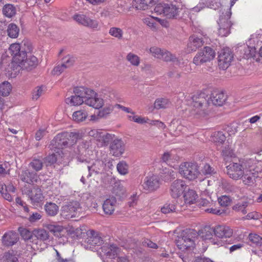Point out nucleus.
Wrapping results in <instances>:
<instances>
[{"label":"nucleus","mask_w":262,"mask_h":262,"mask_svg":"<svg viewBox=\"0 0 262 262\" xmlns=\"http://www.w3.org/2000/svg\"><path fill=\"white\" fill-rule=\"evenodd\" d=\"M187 187L185 182L181 179H177L172 182L170 186V193L173 198H178L181 195Z\"/></svg>","instance_id":"2eb2a0df"},{"label":"nucleus","mask_w":262,"mask_h":262,"mask_svg":"<svg viewBox=\"0 0 262 262\" xmlns=\"http://www.w3.org/2000/svg\"><path fill=\"white\" fill-rule=\"evenodd\" d=\"M255 160L252 159H249L243 161L241 164L243 168H244L245 173L248 172H253V171L255 170L254 164L255 163Z\"/></svg>","instance_id":"e433bc0d"},{"label":"nucleus","mask_w":262,"mask_h":262,"mask_svg":"<svg viewBox=\"0 0 262 262\" xmlns=\"http://www.w3.org/2000/svg\"><path fill=\"white\" fill-rule=\"evenodd\" d=\"M90 136L93 137L101 146H106L114 138V135L102 129H93L89 132Z\"/></svg>","instance_id":"6e6552de"},{"label":"nucleus","mask_w":262,"mask_h":262,"mask_svg":"<svg viewBox=\"0 0 262 262\" xmlns=\"http://www.w3.org/2000/svg\"><path fill=\"white\" fill-rule=\"evenodd\" d=\"M190 114L196 118H204L208 116L211 110V105L208 95L201 93L193 95L191 97Z\"/></svg>","instance_id":"f257e3e1"},{"label":"nucleus","mask_w":262,"mask_h":262,"mask_svg":"<svg viewBox=\"0 0 262 262\" xmlns=\"http://www.w3.org/2000/svg\"><path fill=\"white\" fill-rule=\"evenodd\" d=\"M209 101L211 103V105L222 106L225 102L227 99V96L224 93L220 90H213L210 96H208Z\"/></svg>","instance_id":"f3484780"},{"label":"nucleus","mask_w":262,"mask_h":262,"mask_svg":"<svg viewBox=\"0 0 262 262\" xmlns=\"http://www.w3.org/2000/svg\"><path fill=\"white\" fill-rule=\"evenodd\" d=\"M33 235L37 239L41 241H46L49 239L48 232L43 229H35L33 231Z\"/></svg>","instance_id":"c9c22d12"},{"label":"nucleus","mask_w":262,"mask_h":262,"mask_svg":"<svg viewBox=\"0 0 262 262\" xmlns=\"http://www.w3.org/2000/svg\"><path fill=\"white\" fill-rule=\"evenodd\" d=\"M79 209L80 206L78 202H70L62 207L60 214L63 218L69 220L76 217Z\"/></svg>","instance_id":"9d476101"},{"label":"nucleus","mask_w":262,"mask_h":262,"mask_svg":"<svg viewBox=\"0 0 262 262\" xmlns=\"http://www.w3.org/2000/svg\"><path fill=\"white\" fill-rule=\"evenodd\" d=\"M101 251L104 255L111 258H115L120 255L121 249L116 245H105L101 247Z\"/></svg>","instance_id":"5701e85b"},{"label":"nucleus","mask_w":262,"mask_h":262,"mask_svg":"<svg viewBox=\"0 0 262 262\" xmlns=\"http://www.w3.org/2000/svg\"><path fill=\"white\" fill-rule=\"evenodd\" d=\"M108 33L111 36L118 39H122L123 32L120 28L112 27L110 29Z\"/></svg>","instance_id":"603ef678"},{"label":"nucleus","mask_w":262,"mask_h":262,"mask_svg":"<svg viewBox=\"0 0 262 262\" xmlns=\"http://www.w3.org/2000/svg\"><path fill=\"white\" fill-rule=\"evenodd\" d=\"M150 5L147 0H134L133 6L138 10H145Z\"/></svg>","instance_id":"c03bdc74"},{"label":"nucleus","mask_w":262,"mask_h":262,"mask_svg":"<svg viewBox=\"0 0 262 262\" xmlns=\"http://www.w3.org/2000/svg\"><path fill=\"white\" fill-rule=\"evenodd\" d=\"M211 140L213 142L217 148L223 145L226 141V137L223 132L221 131L214 132L211 135ZM218 150L219 149L217 148Z\"/></svg>","instance_id":"c756f323"},{"label":"nucleus","mask_w":262,"mask_h":262,"mask_svg":"<svg viewBox=\"0 0 262 262\" xmlns=\"http://www.w3.org/2000/svg\"><path fill=\"white\" fill-rule=\"evenodd\" d=\"M231 15V12L229 9L225 13H223L220 17L218 31L219 35L222 37L227 36L230 33V28L233 24L230 20Z\"/></svg>","instance_id":"0eeeda50"},{"label":"nucleus","mask_w":262,"mask_h":262,"mask_svg":"<svg viewBox=\"0 0 262 262\" xmlns=\"http://www.w3.org/2000/svg\"><path fill=\"white\" fill-rule=\"evenodd\" d=\"M104 168V164L102 161L96 160L92 165L91 166H88V169L89 170V174L87 177L92 176L93 174H99L101 172Z\"/></svg>","instance_id":"bb28decb"},{"label":"nucleus","mask_w":262,"mask_h":262,"mask_svg":"<svg viewBox=\"0 0 262 262\" xmlns=\"http://www.w3.org/2000/svg\"><path fill=\"white\" fill-rule=\"evenodd\" d=\"M249 240L256 246H260L262 244V237L255 233H250L248 236Z\"/></svg>","instance_id":"6e6d98bb"},{"label":"nucleus","mask_w":262,"mask_h":262,"mask_svg":"<svg viewBox=\"0 0 262 262\" xmlns=\"http://www.w3.org/2000/svg\"><path fill=\"white\" fill-rule=\"evenodd\" d=\"M114 108V106L112 105L106 106L100 111L98 115L100 118L105 117L107 115L110 114L113 111Z\"/></svg>","instance_id":"338daca9"},{"label":"nucleus","mask_w":262,"mask_h":262,"mask_svg":"<svg viewBox=\"0 0 262 262\" xmlns=\"http://www.w3.org/2000/svg\"><path fill=\"white\" fill-rule=\"evenodd\" d=\"M221 156L223 160L227 162L229 161L231 158L235 157V154L230 146L225 144L222 150Z\"/></svg>","instance_id":"2f4dec72"},{"label":"nucleus","mask_w":262,"mask_h":262,"mask_svg":"<svg viewBox=\"0 0 262 262\" xmlns=\"http://www.w3.org/2000/svg\"><path fill=\"white\" fill-rule=\"evenodd\" d=\"M45 209L48 215L53 216L57 214L59 207L54 203L47 202L45 205Z\"/></svg>","instance_id":"f704fd0d"},{"label":"nucleus","mask_w":262,"mask_h":262,"mask_svg":"<svg viewBox=\"0 0 262 262\" xmlns=\"http://www.w3.org/2000/svg\"><path fill=\"white\" fill-rule=\"evenodd\" d=\"M3 14L8 17H11L15 14V8L11 4L6 5L3 9Z\"/></svg>","instance_id":"8fccbe9b"},{"label":"nucleus","mask_w":262,"mask_h":262,"mask_svg":"<svg viewBox=\"0 0 262 262\" xmlns=\"http://www.w3.org/2000/svg\"><path fill=\"white\" fill-rule=\"evenodd\" d=\"M256 54V49L254 47L247 46L244 50V57L245 58H253Z\"/></svg>","instance_id":"4d7b16f0"},{"label":"nucleus","mask_w":262,"mask_h":262,"mask_svg":"<svg viewBox=\"0 0 262 262\" xmlns=\"http://www.w3.org/2000/svg\"><path fill=\"white\" fill-rule=\"evenodd\" d=\"M48 229L56 236H59L58 234L63 230V227L62 226L53 224L49 225Z\"/></svg>","instance_id":"bf43d9fd"},{"label":"nucleus","mask_w":262,"mask_h":262,"mask_svg":"<svg viewBox=\"0 0 262 262\" xmlns=\"http://www.w3.org/2000/svg\"><path fill=\"white\" fill-rule=\"evenodd\" d=\"M169 104L170 102L168 99L165 98H159L155 100L154 108L157 110L165 108L168 107Z\"/></svg>","instance_id":"37998d69"},{"label":"nucleus","mask_w":262,"mask_h":262,"mask_svg":"<svg viewBox=\"0 0 262 262\" xmlns=\"http://www.w3.org/2000/svg\"><path fill=\"white\" fill-rule=\"evenodd\" d=\"M164 49H161L157 47H151L149 49L150 53L156 58L160 59Z\"/></svg>","instance_id":"0e129e2a"},{"label":"nucleus","mask_w":262,"mask_h":262,"mask_svg":"<svg viewBox=\"0 0 262 262\" xmlns=\"http://www.w3.org/2000/svg\"><path fill=\"white\" fill-rule=\"evenodd\" d=\"M17 258L13 254V252H8L4 253L1 258V262H17Z\"/></svg>","instance_id":"3c124183"},{"label":"nucleus","mask_w":262,"mask_h":262,"mask_svg":"<svg viewBox=\"0 0 262 262\" xmlns=\"http://www.w3.org/2000/svg\"><path fill=\"white\" fill-rule=\"evenodd\" d=\"M161 160L163 162H165L168 165L173 167L174 164L175 162L178 161L179 157L176 154H174V152L171 151L170 152H165L161 157Z\"/></svg>","instance_id":"c85d7f7f"},{"label":"nucleus","mask_w":262,"mask_h":262,"mask_svg":"<svg viewBox=\"0 0 262 262\" xmlns=\"http://www.w3.org/2000/svg\"><path fill=\"white\" fill-rule=\"evenodd\" d=\"M89 236L87 238V243L91 246H99L102 244V239L98 235L94 230H90L89 232Z\"/></svg>","instance_id":"cd10ccee"},{"label":"nucleus","mask_w":262,"mask_h":262,"mask_svg":"<svg viewBox=\"0 0 262 262\" xmlns=\"http://www.w3.org/2000/svg\"><path fill=\"white\" fill-rule=\"evenodd\" d=\"M74 57L68 55L62 59V64L67 69L72 67L75 62Z\"/></svg>","instance_id":"052dcab7"},{"label":"nucleus","mask_w":262,"mask_h":262,"mask_svg":"<svg viewBox=\"0 0 262 262\" xmlns=\"http://www.w3.org/2000/svg\"><path fill=\"white\" fill-rule=\"evenodd\" d=\"M117 169L120 174L125 175L128 172V166L125 161H122L118 163Z\"/></svg>","instance_id":"5fc2aeb1"},{"label":"nucleus","mask_w":262,"mask_h":262,"mask_svg":"<svg viewBox=\"0 0 262 262\" xmlns=\"http://www.w3.org/2000/svg\"><path fill=\"white\" fill-rule=\"evenodd\" d=\"M179 172L184 178L189 180L196 179L199 174L198 165L191 162H184L179 166Z\"/></svg>","instance_id":"423d86ee"},{"label":"nucleus","mask_w":262,"mask_h":262,"mask_svg":"<svg viewBox=\"0 0 262 262\" xmlns=\"http://www.w3.org/2000/svg\"><path fill=\"white\" fill-rule=\"evenodd\" d=\"M233 58V54L228 48L222 49L218 56V65L220 69L226 70L230 65Z\"/></svg>","instance_id":"9b49d317"},{"label":"nucleus","mask_w":262,"mask_h":262,"mask_svg":"<svg viewBox=\"0 0 262 262\" xmlns=\"http://www.w3.org/2000/svg\"><path fill=\"white\" fill-rule=\"evenodd\" d=\"M214 236L220 238H228L233 234V230L225 225H217L214 227Z\"/></svg>","instance_id":"b1692460"},{"label":"nucleus","mask_w":262,"mask_h":262,"mask_svg":"<svg viewBox=\"0 0 262 262\" xmlns=\"http://www.w3.org/2000/svg\"><path fill=\"white\" fill-rule=\"evenodd\" d=\"M156 18L153 17H147L143 19V23L152 30H156Z\"/></svg>","instance_id":"680f3d73"},{"label":"nucleus","mask_w":262,"mask_h":262,"mask_svg":"<svg viewBox=\"0 0 262 262\" xmlns=\"http://www.w3.org/2000/svg\"><path fill=\"white\" fill-rule=\"evenodd\" d=\"M219 203L222 206L226 207L230 205L231 199L227 195H222L218 199Z\"/></svg>","instance_id":"e2e57ef3"},{"label":"nucleus","mask_w":262,"mask_h":262,"mask_svg":"<svg viewBox=\"0 0 262 262\" xmlns=\"http://www.w3.org/2000/svg\"><path fill=\"white\" fill-rule=\"evenodd\" d=\"M74 94L84 100V103L95 108H99L103 105L102 99L92 90L83 86H77L74 89Z\"/></svg>","instance_id":"f03ea898"},{"label":"nucleus","mask_w":262,"mask_h":262,"mask_svg":"<svg viewBox=\"0 0 262 262\" xmlns=\"http://www.w3.org/2000/svg\"><path fill=\"white\" fill-rule=\"evenodd\" d=\"M11 89V84L5 81L0 84V94L4 96H7L10 94Z\"/></svg>","instance_id":"09e8293b"},{"label":"nucleus","mask_w":262,"mask_h":262,"mask_svg":"<svg viewBox=\"0 0 262 262\" xmlns=\"http://www.w3.org/2000/svg\"><path fill=\"white\" fill-rule=\"evenodd\" d=\"M7 32L10 37L15 38L18 36L19 29L15 24L11 23L8 26Z\"/></svg>","instance_id":"a19ab883"},{"label":"nucleus","mask_w":262,"mask_h":262,"mask_svg":"<svg viewBox=\"0 0 262 262\" xmlns=\"http://www.w3.org/2000/svg\"><path fill=\"white\" fill-rule=\"evenodd\" d=\"M67 138H66L65 132L57 134L51 141L50 148L54 150L60 149L63 147H67Z\"/></svg>","instance_id":"aec40b11"},{"label":"nucleus","mask_w":262,"mask_h":262,"mask_svg":"<svg viewBox=\"0 0 262 262\" xmlns=\"http://www.w3.org/2000/svg\"><path fill=\"white\" fill-rule=\"evenodd\" d=\"M18 234L13 231H9L6 232L2 238L3 245L6 247H10L15 245L18 241Z\"/></svg>","instance_id":"4be33fe9"},{"label":"nucleus","mask_w":262,"mask_h":262,"mask_svg":"<svg viewBox=\"0 0 262 262\" xmlns=\"http://www.w3.org/2000/svg\"><path fill=\"white\" fill-rule=\"evenodd\" d=\"M22 192L28 196L32 203H39L43 199L41 190L38 187H34L31 189L25 186L22 189Z\"/></svg>","instance_id":"ddd939ff"},{"label":"nucleus","mask_w":262,"mask_h":262,"mask_svg":"<svg viewBox=\"0 0 262 262\" xmlns=\"http://www.w3.org/2000/svg\"><path fill=\"white\" fill-rule=\"evenodd\" d=\"M9 51L13 56L11 67L13 65H16V62H20V58H25L26 55V51L21 50L20 46L18 43L12 44L9 48Z\"/></svg>","instance_id":"a211bd4d"},{"label":"nucleus","mask_w":262,"mask_h":262,"mask_svg":"<svg viewBox=\"0 0 262 262\" xmlns=\"http://www.w3.org/2000/svg\"><path fill=\"white\" fill-rule=\"evenodd\" d=\"M126 60L133 66L138 67L140 63V57L132 53L127 54L126 57Z\"/></svg>","instance_id":"de8ad7c7"},{"label":"nucleus","mask_w":262,"mask_h":262,"mask_svg":"<svg viewBox=\"0 0 262 262\" xmlns=\"http://www.w3.org/2000/svg\"><path fill=\"white\" fill-rule=\"evenodd\" d=\"M20 60V62H16V65H13L11 67L14 74L19 73L21 70L31 71L35 68L38 64L37 58L31 54H26L25 57H21Z\"/></svg>","instance_id":"39448f33"},{"label":"nucleus","mask_w":262,"mask_h":262,"mask_svg":"<svg viewBox=\"0 0 262 262\" xmlns=\"http://www.w3.org/2000/svg\"><path fill=\"white\" fill-rule=\"evenodd\" d=\"M19 177L22 181L28 184H33L37 182L38 176L36 172L26 169L21 171Z\"/></svg>","instance_id":"393cba45"},{"label":"nucleus","mask_w":262,"mask_h":262,"mask_svg":"<svg viewBox=\"0 0 262 262\" xmlns=\"http://www.w3.org/2000/svg\"><path fill=\"white\" fill-rule=\"evenodd\" d=\"M66 138H67V147L71 146L76 143L78 140L80 139V136L78 133L65 132Z\"/></svg>","instance_id":"473e14b6"},{"label":"nucleus","mask_w":262,"mask_h":262,"mask_svg":"<svg viewBox=\"0 0 262 262\" xmlns=\"http://www.w3.org/2000/svg\"><path fill=\"white\" fill-rule=\"evenodd\" d=\"M73 19L78 24L85 27L93 29H96L98 27V22L96 20L93 19L84 14H75L73 16Z\"/></svg>","instance_id":"dca6fc26"},{"label":"nucleus","mask_w":262,"mask_h":262,"mask_svg":"<svg viewBox=\"0 0 262 262\" xmlns=\"http://www.w3.org/2000/svg\"><path fill=\"white\" fill-rule=\"evenodd\" d=\"M214 51L209 47H205L203 50L199 51L193 58V62L196 66L209 62L215 57Z\"/></svg>","instance_id":"1a4fd4ad"},{"label":"nucleus","mask_w":262,"mask_h":262,"mask_svg":"<svg viewBox=\"0 0 262 262\" xmlns=\"http://www.w3.org/2000/svg\"><path fill=\"white\" fill-rule=\"evenodd\" d=\"M110 152L113 156L119 157L125 150V145L122 140L116 138L112 140L110 146Z\"/></svg>","instance_id":"412c9836"},{"label":"nucleus","mask_w":262,"mask_h":262,"mask_svg":"<svg viewBox=\"0 0 262 262\" xmlns=\"http://www.w3.org/2000/svg\"><path fill=\"white\" fill-rule=\"evenodd\" d=\"M196 235V232L193 230L189 229L183 231L176 239L178 248L184 251L189 248H193Z\"/></svg>","instance_id":"7ed1b4c3"},{"label":"nucleus","mask_w":262,"mask_h":262,"mask_svg":"<svg viewBox=\"0 0 262 262\" xmlns=\"http://www.w3.org/2000/svg\"><path fill=\"white\" fill-rule=\"evenodd\" d=\"M20 235L25 240H30L33 237V232L32 233L27 229H23L20 231Z\"/></svg>","instance_id":"774afa93"},{"label":"nucleus","mask_w":262,"mask_h":262,"mask_svg":"<svg viewBox=\"0 0 262 262\" xmlns=\"http://www.w3.org/2000/svg\"><path fill=\"white\" fill-rule=\"evenodd\" d=\"M150 5L147 0H134L133 6L138 10H145Z\"/></svg>","instance_id":"a18cd8bd"},{"label":"nucleus","mask_w":262,"mask_h":262,"mask_svg":"<svg viewBox=\"0 0 262 262\" xmlns=\"http://www.w3.org/2000/svg\"><path fill=\"white\" fill-rule=\"evenodd\" d=\"M154 11L159 14H163L168 19H177L180 17L182 9L172 4L160 3L155 8Z\"/></svg>","instance_id":"20e7f679"},{"label":"nucleus","mask_w":262,"mask_h":262,"mask_svg":"<svg viewBox=\"0 0 262 262\" xmlns=\"http://www.w3.org/2000/svg\"><path fill=\"white\" fill-rule=\"evenodd\" d=\"M88 114L84 110H80L74 112L73 119L76 122H82L86 118Z\"/></svg>","instance_id":"79ce46f5"},{"label":"nucleus","mask_w":262,"mask_h":262,"mask_svg":"<svg viewBox=\"0 0 262 262\" xmlns=\"http://www.w3.org/2000/svg\"><path fill=\"white\" fill-rule=\"evenodd\" d=\"M198 198V194L192 189H188L184 194L185 202L188 204H194Z\"/></svg>","instance_id":"72a5a7b5"},{"label":"nucleus","mask_w":262,"mask_h":262,"mask_svg":"<svg viewBox=\"0 0 262 262\" xmlns=\"http://www.w3.org/2000/svg\"><path fill=\"white\" fill-rule=\"evenodd\" d=\"M199 235L204 240H209L210 242L217 245H221L222 242L221 241L215 239L213 238L214 236V227L211 228L209 226L205 227L203 229L200 230L199 232Z\"/></svg>","instance_id":"6ab92c4d"},{"label":"nucleus","mask_w":262,"mask_h":262,"mask_svg":"<svg viewBox=\"0 0 262 262\" xmlns=\"http://www.w3.org/2000/svg\"><path fill=\"white\" fill-rule=\"evenodd\" d=\"M43 158H34L29 164V166L36 171H40L43 167Z\"/></svg>","instance_id":"4c0bfd02"},{"label":"nucleus","mask_w":262,"mask_h":262,"mask_svg":"<svg viewBox=\"0 0 262 262\" xmlns=\"http://www.w3.org/2000/svg\"><path fill=\"white\" fill-rule=\"evenodd\" d=\"M203 44L204 41L202 38L193 35L189 37V42L188 44V47L191 50L193 51L201 47Z\"/></svg>","instance_id":"7c9ffc66"},{"label":"nucleus","mask_w":262,"mask_h":262,"mask_svg":"<svg viewBox=\"0 0 262 262\" xmlns=\"http://www.w3.org/2000/svg\"><path fill=\"white\" fill-rule=\"evenodd\" d=\"M160 184L161 182L159 177L152 174L145 178L142 186L145 190L153 191L159 188Z\"/></svg>","instance_id":"4468645a"},{"label":"nucleus","mask_w":262,"mask_h":262,"mask_svg":"<svg viewBox=\"0 0 262 262\" xmlns=\"http://www.w3.org/2000/svg\"><path fill=\"white\" fill-rule=\"evenodd\" d=\"M161 210L164 214L173 212L176 211V206L174 204L166 203L161 207Z\"/></svg>","instance_id":"13d9d810"},{"label":"nucleus","mask_w":262,"mask_h":262,"mask_svg":"<svg viewBox=\"0 0 262 262\" xmlns=\"http://www.w3.org/2000/svg\"><path fill=\"white\" fill-rule=\"evenodd\" d=\"M243 182L245 185H252L255 181V176L253 172H250L249 174L247 172L244 174Z\"/></svg>","instance_id":"864d4df0"},{"label":"nucleus","mask_w":262,"mask_h":262,"mask_svg":"<svg viewBox=\"0 0 262 262\" xmlns=\"http://www.w3.org/2000/svg\"><path fill=\"white\" fill-rule=\"evenodd\" d=\"M245 246L243 242H241L236 244H233L229 248L230 253H233L235 252L240 251Z\"/></svg>","instance_id":"69168bd1"},{"label":"nucleus","mask_w":262,"mask_h":262,"mask_svg":"<svg viewBox=\"0 0 262 262\" xmlns=\"http://www.w3.org/2000/svg\"><path fill=\"white\" fill-rule=\"evenodd\" d=\"M160 59H162L165 61H172L173 62H178V60L174 55L172 54L169 51L164 50Z\"/></svg>","instance_id":"49530a36"},{"label":"nucleus","mask_w":262,"mask_h":262,"mask_svg":"<svg viewBox=\"0 0 262 262\" xmlns=\"http://www.w3.org/2000/svg\"><path fill=\"white\" fill-rule=\"evenodd\" d=\"M226 168L227 174L230 178L234 180L240 179L245 173L244 168L241 163H231L226 167Z\"/></svg>","instance_id":"f8f14e48"},{"label":"nucleus","mask_w":262,"mask_h":262,"mask_svg":"<svg viewBox=\"0 0 262 262\" xmlns=\"http://www.w3.org/2000/svg\"><path fill=\"white\" fill-rule=\"evenodd\" d=\"M117 203V200L115 197L110 196L106 199L103 204L102 208L105 214L111 215L113 213L115 206Z\"/></svg>","instance_id":"a878e982"},{"label":"nucleus","mask_w":262,"mask_h":262,"mask_svg":"<svg viewBox=\"0 0 262 262\" xmlns=\"http://www.w3.org/2000/svg\"><path fill=\"white\" fill-rule=\"evenodd\" d=\"M65 101L67 104L71 106H78L84 103V100L81 99L75 94L66 98Z\"/></svg>","instance_id":"58836bf2"},{"label":"nucleus","mask_w":262,"mask_h":262,"mask_svg":"<svg viewBox=\"0 0 262 262\" xmlns=\"http://www.w3.org/2000/svg\"><path fill=\"white\" fill-rule=\"evenodd\" d=\"M161 176L164 181H169L175 178L176 172L172 169L165 167L162 170Z\"/></svg>","instance_id":"ea45409f"}]
</instances>
